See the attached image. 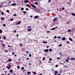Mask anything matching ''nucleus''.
<instances>
[{"label": "nucleus", "mask_w": 75, "mask_h": 75, "mask_svg": "<svg viewBox=\"0 0 75 75\" xmlns=\"http://www.w3.org/2000/svg\"><path fill=\"white\" fill-rule=\"evenodd\" d=\"M12 55H14V52H13L12 53Z\"/></svg>", "instance_id": "obj_64"}, {"label": "nucleus", "mask_w": 75, "mask_h": 75, "mask_svg": "<svg viewBox=\"0 0 75 75\" xmlns=\"http://www.w3.org/2000/svg\"><path fill=\"white\" fill-rule=\"evenodd\" d=\"M5 52H8V50H5Z\"/></svg>", "instance_id": "obj_36"}, {"label": "nucleus", "mask_w": 75, "mask_h": 75, "mask_svg": "<svg viewBox=\"0 0 75 75\" xmlns=\"http://www.w3.org/2000/svg\"><path fill=\"white\" fill-rule=\"evenodd\" d=\"M31 6L32 7L34 8V9H36V8L37 7L35 6V5L34 4H32L31 5Z\"/></svg>", "instance_id": "obj_1"}, {"label": "nucleus", "mask_w": 75, "mask_h": 75, "mask_svg": "<svg viewBox=\"0 0 75 75\" xmlns=\"http://www.w3.org/2000/svg\"><path fill=\"white\" fill-rule=\"evenodd\" d=\"M13 75H16V74L14 73L13 74Z\"/></svg>", "instance_id": "obj_63"}, {"label": "nucleus", "mask_w": 75, "mask_h": 75, "mask_svg": "<svg viewBox=\"0 0 75 75\" xmlns=\"http://www.w3.org/2000/svg\"><path fill=\"white\" fill-rule=\"evenodd\" d=\"M54 38H57V36H55L54 37Z\"/></svg>", "instance_id": "obj_59"}, {"label": "nucleus", "mask_w": 75, "mask_h": 75, "mask_svg": "<svg viewBox=\"0 0 75 75\" xmlns=\"http://www.w3.org/2000/svg\"><path fill=\"white\" fill-rule=\"evenodd\" d=\"M48 2H49V3H50V2H51V0H49L48 1Z\"/></svg>", "instance_id": "obj_61"}, {"label": "nucleus", "mask_w": 75, "mask_h": 75, "mask_svg": "<svg viewBox=\"0 0 75 75\" xmlns=\"http://www.w3.org/2000/svg\"><path fill=\"white\" fill-rule=\"evenodd\" d=\"M21 21H19L16 24V25H18V24H21Z\"/></svg>", "instance_id": "obj_9"}, {"label": "nucleus", "mask_w": 75, "mask_h": 75, "mask_svg": "<svg viewBox=\"0 0 75 75\" xmlns=\"http://www.w3.org/2000/svg\"><path fill=\"white\" fill-rule=\"evenodd\" d=\"M21 10H24V8H21Z\"/></svg>", "instance_id": "obj_42"}, {"label": "nucleus", "mask_w": 75, "mask_h": 75, "mask_svg": "<svg viewBox=\"0 0 75 75\" xmlns=\"http://www.w3.org/2000/svg\"><path fill=\"white\" fill-rule=\"evenodd\" d=\"M2 46H3V47H6V45H4V43H3L2 44Z\"/></svg>", "instance_id": "obj_18"}, {"label": "nucleus", "mask_w": 75, "mask_h": 75, "mask_svg": "<svg viewBox=\"0 0 75 75\" xmlns=\"http://www.w3.org/2000/svg\"><path fill=\"white\" fill-rule=\"evenodd\" d=\"M20 68V66H18L17 67V68H18H18Z\"/></svg>", "instance_id": "obj_51"}, {"label": "nucleus", "mask_w": 75, "mask_h": 75, "mask_svg": "<svg viewBox=\"0 0 75 75\" xmlns=\"http://www.w3.org/2000/svg\"><path fill=\"white\" fill-rule=\"evenodd\" d=\"M26 6L28 7H29V8H31V6L30 4H27Z\"/></svg>", "instance_id": "obj_11"}, {"label": "nucleus", "mask_w": 75, "mask_h": 75, "mask_svg": "<svg viewBox=\"0 0 75 75\" xmlns=\"http://www.w3.org/2000/svg\"><path fill=\"white\" fill-rule=\"evenodd\" d=\"M1 20H4V18H1Z\"/></svg>", "instance_id": "obj_33"}, {"label": "nucleus", "mask_w": 75, "mask_h": 75, "mask_svg": "<svg viewBox=\"0 0 75 75\" xmlns=\"http://www.w3.org/2000/svg\"><path fill=\"white\" fill-rule=\"evenodd\" d=\"M1 14L3 16V15H4V13L3 12H1Z\"/></svg>", "instance_id": "obj_44"}, {"label": "nucleus", "mask_w": 75, "mask_h": 75, "mask_svg": "<svg viewBox=\"0 0 75 75\" xmlns=\"http://www.w3.org/2000/svg\"><path fill=\"white\" fill-rule=\"evenodd\" d=\"M6 12L8 13H10V12L8 10H6Z\"/></svg>", "instance_id": "obj_34"}, {"label": "nucleus", "mask_w": 75, "mask_h": 75, "mask_svg": "<svg viewBox=\"0 0 75 75\" xmlns=\"http://www.w3.org/2000/svg\"><path fill=\"white\" fill-rule=\"evenodd\" d=\"M62 10H65V8L64 7H62Z\"/></svg>", "instance_id": "obj_49"}, {"label": "nucleus", "mask_w": 75, "mask_h": 75, "mask_svg": "<svg viewBox=\"0 0 75 75\" xmlns=\"http://www.w3.org/2000/svg\"><path fill=\"white\" fill-rule=\"evenodd\" d=\"M3 33V30H2L0 29V33Z\"/></svg>", "instance_id": "obj_22"}, {"label": "nucleus", "mask_w": 75, "mask_h": 75, "mask_svg": "<svg viewBox=\"0 0 75 75\" xmlns=\"http://www.w3.org/2000/svg\"><path fill=\"white\" fill-rule=\"evenodd\" d=\"M8 47H11V46H10L9 45H8Z\"/></svg>", "instance_id": "obj_55"}, {"label": "nucleus", "mask_w": 75, "mask_h": 75, "mask_svg": "<svg viewBox=\"0 0 75 75\" xmlns=\"http://www.w3.org/2000/svg\"><path fill=\"white\" fill-rule=\"evenodd\" d=\"M1 42H4V41H3V40H0Z\"/></svg>", "instance_id": "obj_43"}, {"label": "nucleus", "mask_w": 75, "mask_h": 75, "mask_svg": "<svg viewBox=\"0 0 75 75\" xmlns=\"http://www.w3.org/2000/svg\"><path fill=\"white\" fill-rule=\"evenodd\" d=\"M38 16H35L34 17V18L35 19H37V18H38Z\"/></svg>", "instance_id": "obj_12"}, {"label": "nucleus", "mask_w": 75, "mask_h": 75, "mask_svg": "<svg viewBox=\"0 0 75 75\" xmlns=\"http://www.w3.org/2000/svg\"><path fill=\"white\" fill-rule=\"evenodd\" d=\"M55 67H58V65L57 64L55 66Z\"/></svg>", "instance_id": "obj_52"}, {"label": "nucleus", "mask_w": 75, "mask_h": 75, "mask_svg": "<svg viewBox=\"0 0 75 75\" xmlns=\"http://www.w3.org/2000/svg\"><path fill=\"white\" fill-rule=\"evenodd\" d=\"M67 67V65H64V66H63V67L64 68H66V67Z\"/></svg>", "instance_id": "obj_48"}, {"label": "nucleus", "mask_w": 75, "mask_h": 75, "mask_svg": "<svg viewBox=\"0 0 75 75\" xmlns=\"http://www.w3.org/2000/svg\"><path fill=\"white\" fill-rule=\"evenodd\" d=\"M44 52H48L49 51V50L48 49H45L44 50Z\"/></svg>", "instance_id": "obj_4"}, {"label": "nucleus", "mask_w": 75, "mask_h": 75, "mask_svg": "<svg viewBox=\"0 0 75 75\" xmlns=\"http://www.w3.org/2000/svg\"><path fill=\"white\" fill-rule=\"evenodd\" d=\"M26 54H29V52H28V51H26Z\"/></svg>", "instance_id": "obj_23"}, {"label": "nucleus", "mask_w": 75, "mask_h": 75, "mask_svg": "<svg viewBox=\"0 0 75 75\" xmlns=\"http://www.w3.org/2000/svg\"><path fill=\"white\" fill-rule=\"evenodd\" d=\"M11 65H9L7 67V69H10L11 68Z\"/></svg>", "instance_id": "obj_2"}, {"label": "nucleus", "mask_w": 75, "mask_h": 75, "mask_svg": "<svg viewBox=\"0 0 75 75\" xmlns=\"http://www.w3.org/2000/svg\"><path fill=\"white\" fill-rule=\"evenodd\" d=\"M28 28H31V26H29L28 27Z\"/></svg>", "instance_id": "obj_32"}, {"label": "nucleus", "mask_w": 75, "mask_h": 75, "mask_svg": "<svg viewBox=\"0 0 75 75\" xmlns=\"http://www.w3.org/2000/svg\"><path fill=\"white\" fill-rule=\"evenodd\" d=\"M13 16H17V14H14L13 15Z\"/></svg>", "instance_id": "obj_45"}, {"label": "nucleus", "mask_w": 75, "mask_h": 75, "mask_svg": "<svg viewBox=\"0 0 75 75\" xmlns=\"http://www.w3.org/2000/svg\"><path fill=\"white\" fill-rule=\"evenodd\" d=\"M45 57H44L42 58V60L44 61V60H45Z\"/></svg>", "instance_id": "obj_29"}, {"label": "nucleus", "mask_w": 75, "mask_h": 75, "mask_svg": "<svg viewBox=\"0 0 75 75\" xmlns=\"http://www.w3.org/2000/svg\"><path fill=\"white\" fill-rule=\"evenodd\" d=\"M20 46L21 47H22V46H23V44H22V43H21V44H20Z\"/></svg>", "instance_id": "obj_39"}, {"label": "nucleus", "mask_w": 75, "mask_h": 75, "mask_svg": "<svg viewBox=\"0 0 75 75\" xmlns=\"http://www.w3.org/2000/svg\"><path fill=\"white\" fill-rule=\"evenodd\" d=\"M31 73V71L28 72H27V74H28V75H29V74H30Z\"/></svg>", "instance_id": "obj_16"}, {"label": "nucleus", "mask_w": 75, "mask_h": 75, "mask_svg": "<svg viewBox=\"0 0 75 75\" xmlns=\"http://www.w3.org/2000/svg\"><path fill=\"white\" fill-rule=\"evenodd\" d=\"M61 46H62V44H61L59 45L58 47H61Z\"/></svg>", "instance_id": "obj_31"}, {"label": "nucleus", "mask_w": 75, "mask_h": 75, "mask_svg": "<svg viewBox=\"0 0 75 75\" xmlns=\"http://www.w3.org/2000/svg\"><path fill=\"white\" fill-rule=\"evenodd\" d=\"M14 20V19L13 18H11L10 19V21H13Z\"/></svg>", "instance_id": "obj_30"}, {"label": "nucleus", "mask_w": 75, "mask_h": 75, "mask_svg": "<svg viewBox=\"0 0 75 75\" xmlns=\"http://www.w3.org/2000/svg\"><path fill=\"white\" fill-rule=\"evenodd\" d=\"M68 31L69 33H70V32H71V31H72V30H71L70 29H68Z\"/></svg>", "instance_id": "obj_21"}, {"label": "nucleus", "mask_w": 75, "mask_h": 75, "mask_svg": "<svg viewBox=\"0 0 75 75\" xmlns=\"http://www.w3.org/2000/svg\"><path fill=\"white\" fill-rule=\"evenodd\" d=\"M19 35H18V34H16V37H18Z\"/></svg>", "instance_id": "obj_50"}, {"label": "nucleus", "mask_w": 75, "mask_h": 75, "mask_svg": "<svg viewBox=\"0 0 75 75\" xmlns=\"http://www.w3.org/2000/svg\"><path fill=\"white\" fill-rule=\"evenodd\" d=\"M66 40V38H65V37H64L63 38H62V41H64Z\"/></svg>", "instance_id": "obj_8"}, {"label": "nucleus", "mask_w": 75, "mask_h": 75, "mask_svg": "<svg viewBox=\"0 0 75 75\" xmlns=\"http://www.w3.org/2000/svg\"><path fill=\"white\" fill-rule=\"evenodd\" d=\"M49 51H50V52H52V50L51 49H49Z\"/></svg>", "instance_id": "obj_28"}, {"label": "nucleus", "mask_w": 75, "mask_h": 75, "mask_svg": "<svg viewBox=\"0 0 75 75\" xmlns=\"http://www.w3.org/2000/svg\"><path fill=\"white\" fill-rule=\"evenodd\" d=\"M32 30V29L31 28H30L29 29L27 30V31H31Z\"/></svg>", "instance_id": "obj_14"}, {"label": "nucleus", "mask_w": 75, "mask_h": 75, "mask_svg": "<svg viewBox=\"0 0 75 75\" xmlns=\"http://www.w3.org/2000/svg\"><path fill=\"white\" fill-rule=\"evenodd\" d=\"M66 42L67 44H70V43L69 42V41H67Z\"/></svg>", "instance_id": "obj_46"}, {"label": "nucleus", "mask_w": 75, "mask_h": 75, "mask_svg": "<svg viewBox=\"0 0 75 75\" xmlns=\"http://www.w3.org/2000/svg\"><path fill=\"white\" fill-rule=\"evenodd\" d=\"M25 1H24L25 3H29V1L28 0H24Z\"/></svg>", "instance_id": "obj_7"}, {"label": "nucleus", "mask_w": 75, "mask_h": 75, "mask_svg": "<svg viewBox=\"0 0 75 75\" xmlns=\"http://www.w3.org/2000/svg\"><path fill=\"white\" fill-rule=\"evenodd\" d=\"M57 59H60V58H59V57H57Z\"/></svg>", "instance_id": "obj_62"}, {"label": "nucleus", "mask_w": 75, "mask_h": 75, "mask_svg": "<svg viewBox=\"0 0 75 75\" xmlns=\"http://www.w3.org/2000/svg\"><path fill=\"white\" fill-rule=\"evenodd\" d=\"M47 33H50V31H47Z\"/></svg>", "instance_id": "obj_54"}, {"label": "nucleus", "mask_w": 75, "mask_h": 75, "mask_svg": "<svg viewBox=\"0 0 75 75\" xmlns=\"http://www.w3.org/2000/svg\"><path fill=\"white\" fill-rule=\"evenodd\" d=\"M57 38H59V39H60L61 38V37L60 36H59L58 37H57Z\"/></svg>", "instance_id": "obj_26"}, {"label": "nucleus", "mask_w": 75, "mask_h": 75, "mask_svg": "<svg viewBox=\"0 0 75 75\" xmlns=\"http://www.w3.org/2000/svg\"><path fill=\"white\" fill-rule=\"evenodd\" d=\"M6 25L5 24H4L3 25V26H4V27H6Z\"/></svg>", "instance_id": "obj_40"}, {"label": "nucleus", "mask_w": 75, "mask_h": 75, "mask_svg": "<svg viewBox=\"0 0 75 75\" xmlns=\"http://www.w3.org/2000/svg\"><path fill=\"white\" fill-rule=\"evenodd\" d=\"M58 74V71H54V75H57Z\"/></svg>", "instance_id": "obj_6"}, {"label": "nucleus", "mask_w": 75, "mask_h": 75, "mask_svg": "<svg viewBox=\"0 0 75 75\" xmlns=\"http://www.w3.org/2000/svg\"><path fill=\"white\" fill-rule=\"evenodd\" d=\"M49 61H52V59L51 58H50L49 59Z\"/></svg>", "instance_id": "obj_56"}, {"label": "nucleus", "mask_w": 75, "mask_h": 75, "mask_svg": "<svg viewBox=\"0 0 75 75\" xmlns=\"http://www.w3.org/2000/svg\"><path fill=\"white\" fill-rule=\"evenodd\" d=\"M33 74H34V75H35V74H36V72H35V71H33Z\"/></svg>", "instance_id": "obj_37"}, {"label": "nucleus", "mask_w": 75, "mask_h": 75, "mask_svg": "<svg viewBox=\"0 0 75 75\" xmlns=\"http://www.w3.org/2000/svg\"><path fill=\"white\" fill-rule=\"evenodd\" d=\"M10 72H11V73L13 72V70H12V69L10 70Z\"/></svg>", "instance_id": "obj_27"}, {"label": "nucleus", "mask_w": 75, "mask_h": 75, "mask_svg": "<svg viewBox=\"0 0 75 75\" xmlns=\"http://www.w3.org/2000/svg\"><path fill=\"white\" fill-rule=\"evenodd\" d=\"M59 18H62V16H60Z\"/></svg>", "instance_id": "obj_58"}, {"label": "nucleus", "mask_w": 75, "mask_h": 75, "mask_svg": "<svg viewBox=\"0 0 75 75\" xmlns=\"http://www.w3.org/2000/svg\"><path fill=\"white\" fill-rule=\"evenodd\" d=\"M70 60H75V58L74 57H71L70 59Z\"/></svg>", "instance_id": "obj_13"}, {"label": "nucleus", "mask_w": 75, "mask_h": 75, "mask_svg": "<svg viewBox=\"0 0 75 75\" xmlns=\"http://www.w3.org/2000/svg\"><path fill=\"white\" fill-rule=\"evenodd\" d=\"M55 30V28H54L51 29V30L53 31V30Z\"/></svg>", "instance_id": "obj_17"}, {"label": "nucleus", "mask_w": 75, "mask_h": 75, "mask_svg": "<svg viewBox=\"0 0 75 75\" xmlns=\"http://www.w3.org/2000/svg\"><path fill=\"white\" fill-rule=\"evenodd\" d=\"M65 61L66 62H68V59H67L66 60H65Z\"/></svg>", "instance_id": "obj_35"}, {"label": "nucleus", "mask_w": 75, "mask_h": 75, "mask_svg": "<svg viewBox=\"0 0 75 75\" xmlns=\"http://www.w3.org/2000/svg\"><path fill=\"white\" fill-rule=\"evenodd\" d=\"M25 10H29V9H28V8H26Z\"/></svg>", "instance_id": "obj_57"}, {"label": "nucleus", "mask_w": 75, "mask_h": 75, "mask_svg": "<svg viewBox=\"0 0 75 75\" xmlns=\"http://www.w3.org/2000/svg\"><path fill=\"white\" fill-rule=\"evenodd\" d=\"M16 5V4L15 3L12 4H11V6H15Z\"/></svg>", "instance_id": "obj_10"}, {"label": "nucleus", "mask_w": 75, "mask_h": 75, "mask_svg": "<svg viewBox=\"0 0 75 75\" xmlns=\"http://www.w3.org/2000/svg\"><path fill=\"white\" fill-rule=\"evenodd\" d=\"M30 17H31V18H33V16L31 15L30 16Z\"/></svg>", "instance_id": "obj_60"}, {"label": "nucleus", "mask_w": 75, "mask_h": 75, "mask_svg": "<svg viewBox=\"0 0 75 75\" xmlns=\"http://www.w3.org/2000/svg\"><path fill=\"white\" fill-rule=\"evenodd\" d=\"M35 4H36V5H37V4H38V2H36L35 3Z\"/></svg>", "instance_id": "obj_24"}, {"label": "nucleus", "mask_w": 75, "mask_h": 75, "mask_svg": "<svg viewBox=\"0 0 75 75\" xmlns=\"http://www.w3.org/2000/svg\"><path fill=\"white\" fill-rule=\"evenodd\" d=\"M72 15L73 16H75V14L74 13H72Z\"/></svg>", "instance_id": "obj_25"}, {"label": "nucleus", "mask_w": 75, "mask_h": 75, "mask_svg": "<svg viewBox=\"0 0 75 75\" xmlns=\"http://www.w3.org/2000/svg\"><path fill=\"white\" fill-rule=\"evenodd\" d=\"M69 40H70V41H73L72 39V38H69Z\"/></svg>", "instance_id": "obj_15"}, {"label": "nucleus", "mask_w": 75, "mask_h": 75, "mask_svg": "<svg viewBox=\"0 0 75 75\" xmlns=\"http://www.w3.org/2000/svg\"><path fill=\"white\" fill-rule=\"evenodd\" d=\"M3 38H4V40H6V37L5 36H4L3 37Z\"/></svg>", "instance_id": "obj_19"}, {"label": "nucleus", "mask_w": 75, "mask_h": 75, "mask_svg": "<svg viewBox=\"0 0 75 75\" xmlns=\"http://www.w3.org/2000/svg\"><path fill=\"white\" fill-rule=\"evenodd\" d=\"M64 3H67V5H68V6H69V5H71V3L70 2H65L64 1Z\"/></svg>", "instance_id": "obj_3"}, {"label": "nucleus", "mask_w": 75, "mask_h": 75, "mask_svg": "<svg viewBox=\"0 0 75 75\" xmlns=\"http://www.w3.org/2000/svg\"><path fill=\"white\" fill-rule=\"evenodd\" d=\"M29 56L30 57H31V54H29Z\"/></svg>", "instance_id": "obj_47"}, {"label": "nucleus", "mask_w": 75, "mask_h": 75, "mask_svg": "<svg viewBox=\"0 0 75 75\" xmlns=\"http://www.w3.org/2000/svg\"><path fill=\"white\" fill-rule=\"evenodd\" d=\"M58 20V18H54L53 20V22H55V21L56 20Z\"/></svg>", "instance_id": "obj_5"}, {"label": "nucleus", "mask_w": 75, "mask_h": 75, "mask_svg": "<svg viewBox=\"0 0 75 75\" xmlns=\"http://www.w3.org/2000/svg\"><path fill=\"white\" fill-rule=\"evenodd\" d=\"M23 14H26V11H23Z\"/></svg>", "instance_id": "obj_53"}, {"label": "nucleus", "mask_w": 75, "mask_h": 75, "mask_svg": "<svg viewBox=\"0 0 75 75\" xmlns=\"http://www.w3.org/2000/svg\"><path fill=\"white\" fill-rule=\"evenodd\" d=\"M12 61V60L11 59H8V62H11Z\"/></svg>", "instance_id": "obj_20"}, {"label": "nucleus", "mask_w": 75, "mask_h": 75, "mask_svg": "<svg viewBox=\"0 0 75 75\" xmlns=\"http://www.w3.org/2000/svg\"><path fill=\"white\" fill-rule=\"evenodd\" d=\"M24 69V68L23 67H21V69H22V70H23Z\"/></svg>", "instance_id": "obj_41"}, {"label": "nucleus", "mask_w": 75, "mask_h": 75, "mask_svg": "<svg viewBox=\"0 0 75 75\" xmlns=\"http://www.w3.org/2000/svg\"><path fill=\"white\" fill-rule=\"evenodd\" d=\"M42 42L44 44H45V43H47V42H46L45 41H43Z\"/></svg>", "instance_id": "obj_38"}]
</instances>
